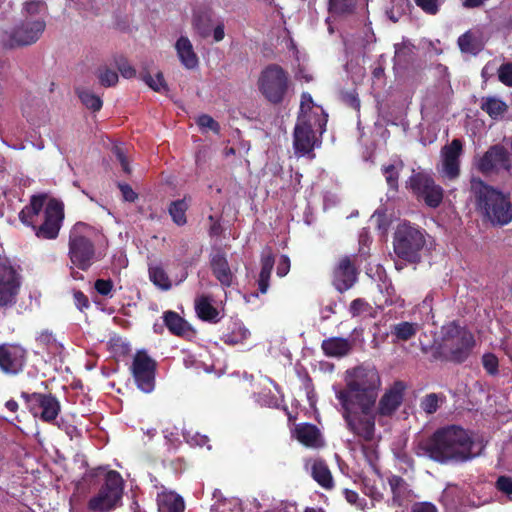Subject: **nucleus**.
<instances>
[{"mask_svg": "<svg viewBox=\"0 0 512 512\" xmlns=\"http://www.w3.org/2000/svg\"><path fill=\"white\" fill-rule=\"evenodd\" d=\"M474 448L475 443L470 434L459 426L451 425L440 428L429 438L419 441L416 453L440 463L462 462L478 454Z\"/></svg>", "mask_w": 512, "mask_h": 512, "instance_id": "nucleus-1", "label": "nucleus"}, {"mask_svg": "<svg viewBox=\"0 0 512 512\" xmlns=\"http://www.w3.org/2000/svg\"><path fill=\"white\" fill-rule=\"evenodd\" d=\"M346 387L335 390L341 405L357 404L367 411L375 407L380 377L374 368L356 367L347 372Z\"/></svg>", "mask_w": 512, "mask_h": 512, "instance_id": "nucleus-2", "label": "nucleus"}, {"mask_svg": "<svg viewBox=\"0 0 512 512\" xmlns=\"http://www.w3.org/2000/svg\"><path fill=\"white\" fill-rule=\"evenodd\" d=\"M44 203L45 198L43 196H33L30 204L19 213V218L23 224L34 229L37 237L54 239L58 236L64 217L63 204L55 199L49 200L44 209V222L37 228L36 224L41 216Z\"/></svg>", "mask_w": 512, "mask_h": 512, "instance_id": "nucleus-3", "label": "nucleus"}, {"mask_svg": "<svg viewBox=\"0 0 512 512\" xmlns=\"http://www.w3.org/2000/svg\"><path fill=\"white\" fill-rule=\"evenodd\" d=\"M99 232L82 222L76 223L69 235V258L71 263L81 270H87L100 255L95 244L100 239Z\"/></svg>", "mask_w": 512, "mask_h": 512, "instance_id": "nucleus-4", "label": "nucleus"}, {"mask_svg": "<svg viewBox=\"0 0 512 512\" xmlns=\"http://www.w3.org/2000/svg\"><path fill=\"white\" fill-rule=\"evenodd\" d=\"M471 189L484 215L494 225H506L512 221V204L502 192L473 179Z\"/></svg>", "mask_w": 512, "mask_h": 512, "instance_id": "nucleus-5", "label": "nucleus"}, {"mask_svg": "<svg viewBox=\"0 0 512 512\" xmlns=\"http://www.w3.org/2000/svg\"><path fill=\"white\" fill-rule=\"evenodd\" d=\"M442 334L439 346L441 354L451 361H464L475 344L472 333L455 323H449L442 328Z\"/></svg>", "mask_w": 512, "mask_h": 512, "instance_id": "nucleus-6", "label": "nucleus"}, {"mask_svg": "<svg viewBox=\"0 0 512 512\" xmlns=\"http://www.w3.org/2000/svg\"><path fill=\"white\" fill-rule=\"evenodd\" d=\"M257 88L270 103H281L289 88L288 73L281 66L270 64L261 70L257 79Z\"/></svg>", "mask_w": 512, "mask_h": 512, "instance_id": "nucleus-7", "label": "nucleus"}, {"mask_svg": "<svg viewBox=\"0 0 512 512\" xmlns=\"http://www.w3.org/2000/svg\"><path fill=\"white\" fill-rule=\"evenodd\" d=\"M425 243L424 231L408 223H402L395 232L394 252L399 258L415 263L420 260V251Z\"/></svg>", "mask_w": 512, "mask_h": 512, "instance_id": "nucleus-8", "label": "nucleus"}, {"mask_svg": "<svg viewBox=\"0 0 512 512\" xmlns=\"http://www.w3.org/2000/svg\"><path fill=\"white\" fill-rule=\"evenodd\" d=\"M341 406L348 429L363 441L372 443L375 436L374 407H369L367 411H364L363 407H358L357 404Z\"/></svg>", "mask_w": 512, "mask_h": 512, "instance_id": "nucleus-9", "label": "nucleus"}, {"mask_svg": "<svg viewBox=\"0 0 512 512\" xmlns=\"http://www.w3.org/2000/svg\"><path fill=\"white\" fill-rule=\"evenodd\" d=\"M123 494V479L116 471L106 474L105 483L90 499L88 507L94 512H108L120 505Z\"/></svg>", "mask_w": 512, "mask_h": 512, "instance_id": "nucleus-10", "label": "nucleus"}, {"mask_svg": "<svg viewBox=\"0 0 512 512\" xmlns=\"http://www.w3.org/2000/svg\"><path fill=\"white\" fill-rule=\"evenodd\" d=\"M46 28L44 18L24 19L9 32H5L3 42L9 47L27 46L39 40Z\"/></svg>", "mask_w": 512, "mask_h": 512, "instance_id": "nucleus-11", "label": "nucleus"}, {"mask_svg": "<svg viewBox=\"0 0 512 512\" xmlns=\"http://www.w3.org/2000/svg\"><path fill=\"white\" fill-rule=\"evenodd\" d=\"M30 413L43 422L53 423L61 411L60 402L52 394L22 392Z\"/></svg>", "mask_w": 512, "mask_h": 512, "instance_id": "nucleus-12", "label": "nucleus"}, {"mask_svg": "<svg viewBox=\"0 0 512 512\" xmlns=\"http://www.w3.org/2000/svg\"><path fill=\"white\" fill-rule=\"evenodd\" d=\"M462 153L463 143L459 139H453L451 143L442 147L438 171L443 177L453 180L459 176Z\"/></svg>", "mask_w": 512, "mask_h": 512, "instance_id": "nucleus-13", "label": "nucleus"}, {"mask_svg": "<svg viewBox=\"0 0 512 512\" xmlns=\"http://www.w3.org/2000/svg\"><path fill=\"white\" fill-rule=\"evenodd\" d=\"M155 362L146 353L138 352L133 360L132 372L140 390L150 393L155 383Z\"/></svg>", "mask_w": 512, "mask_h": 512, "instance_id": "nucleus-14", "label": "nucleus"}, {"mask_svg": "<svg viewBox=\"0 0 512 512\" xmlns=\"http://www.w3.org/2000/svg\"><path fill=\"white\" fill-rule=\"evenodd\" d=\"M410 187L414 193L422 198L430 207H437L443 199V190L436 185L433 179L422 173L411 176Z\"/></svg>", "mask_w": 512, "mask_h": 512, "instance_id": "nucleus-15", "label": "nucleus"}, {"mask_svg": "<svg viewBox=\"0 0 512 512\" xmlns=\"http://www.w3.org/2000/svg\"><path fill=\"white\" fill-rule=\"evenodd\" d=\"M27 351L17 344L0 345V370L5 374L17 375L23 371Z\"/></svg>", "mask_w": 512, "mask_h": 512, "instance_id": "nucleus-16", "label": "nucleus"}, {"mask_svg": "<svg viewBox=\"0 0 512 512\" xmlns=\"http://www.w3.org/2000/svg\"><path fill=\"white\" fill-rule=\"evenodd\" d=\"M478 169L484 174L506 171L509 175H512L511 158L503 147L496 145L480 158Z\"/></svg>", "mask_w": 512, "mask_h": 512, "instance_id": "nucleus-17", "label": "nucleus"}, {"mask_svg": "<svg viewBox=\"0 0 512 512\" xmlns=\"http://www.w3.org/2000/svg\"><path fill=\"white\" fill-rule=\"evenodd\" d=\"M305 117L309 128L318 131L322 135L327 124V114L321 106L314 103L309 93H302L300 102V113L297 122H301V118Z\"/></svg>", "mask_w": 512, "mask_h": 512, "instance_id": "nucleus-18", "label": "nucleus"}, {"mask_svg": "<svg viewBox=\"0 0 512 512\" xmlns=\"http://www.w3.org/2000/svg\"><path fill=\"white\" fill-rule=\"evenodd\" d=\"M20 288V281L16 271L0 260V307L12 305Z\"/></svg>", "mask_w": 512, "mask_h": 512, "instance_id": "nucleus-19", "label": "nucleus"}, {"mask_svg": "<svg viewBox=\"0 0 512 512\" xmlns=\"http://www.w3.org/2000/svg\"><path fill=\"white\" fill-rule=\"evenodd\" d=\"M307 123L305 117L301 118V122H297L294 129L293 144L296 154L301 156L310 154L311 158H313L314 154L312 151L317 142L316 134H318V131L310 129Z\"/></svg>", "mask_w": 512, "mask_h": 512, "instance_id": "nucleus-20", "label": "nucleus"}, {"mask_svg": "<svg viewBox=\"0 0 512 512\" xmlns=\"http://www.w3.org/2000/svg\"><path fill=\"white\" fill-rule=\"evenodd\" d=\"M392 494L390 505L394 507L406 506L413 499V492L408 483L400 476L392 475L388 478Z\"/></svg>", "mask_w": 512, "mask_h": 512, "instance_id": "nucleus-21", "label": "nucleus"}, {"mask_svg": "<svg viewBox=\"0 0 512 512\" xmlns=\"http://www.w3.org/2000/svg\"><path fill=\"white\" fill-rule=\"evenodd\" d=\"M356 281V270L349 258L340 260L334 272V285L340 292L350 289Z\"/></svg>", "mask_w": 512, "mask_h": 512, "instance_id": "nucleus-22", "label": "nucleus"}, {"mask_svg": "<svg viewBox=\"0 0 512 512\" xmlns=\"http://www.w3.org/2000/svg\"><path fill=\"white\" fill-rule=\"evenodd\" d=\"M175 50L181 64L187 69L198 66V56L194 51L191 41L186 36H181L175 43Z\"/></svg>", "mask_w": 512, "mask_h": 512, "instance_id": "nucleus-23", "label": "nucleus"}, {"mask_svg": "<svg viewBox=\"0 0 512 512\" xmlns=\"http://www.w3.org/2000/svg\"><path fill=\"white\" fill-rule=\"evenodd\" d=\"M403 399L402 387L396 385L387 391L379 401L378 413L389 416L396 411Z\"/></svg>", "mask_w": 512, "mask_h": 512, "instance_id": "nucleus-24", "label": "nucleus"}, {"mask_svg": "<svg viewBox=\"0 0 512 512\" xmlns=\"http://www.w3.org/2000/svg\"><path fill=\"white\" fill-rule=\"evenodd\" d=\"M211 269L213 275L223 286H231L234 280V274L230 269L227 259L221 255L216 254L211 259Z\"/></svg>", "mask_w": 512, "mask_h": 512, "instance_id": "nucleus-25", "label": "nucleus"}, {"mask_svg": "<svg viewBox=\"0 0 512 512\" xmlns=\"http://www.w3.org/2000/svg\"><path fill=\"white\" fill-rule=\"evenodd\" d=\"M352 342L349 339L341 337H331L322 342V349L325 355L329 357H343L352 349Z\"/></svg>", "mask_w": 512, "mask_h": 512, "instance_id": "nucleus-26", "label": "nucleus"}, {"mask_svg": "<svg viewBox=\"0 0 512 512\" xmlns=\"http://www.w3.org/2000/svg\"><path fill=\"white\" fill-rule=\"evenodd\" d=\"M159 512H184L185 503L181 496L174 492H161L157 496Z\"/></svg>", "mask_w": 512, "mask_h": 512, "instance_id": "nucleus-27", "label": "nucleus"}, {"mask_svg": "<svg viewBox=\"0 0 512 512\" xmlns=\"http://www.w3.org/2000/svg\"><path fill=\"white\" fill-rule=\"evenodd\" d=\"M294 435L299 442L307 447H319L322 445L320 433L314 425L299 424L294 429Z\"/></svg>", "mask_w": 512, "mask_h": 512, "instance_id": "nucleus-28", "label": "nucleus"}, {"mask_svg": "<svg viewBox=\"0 0 512 512\" xmlns=\"http://www.w3.org/2000/svg\"><path fill=\"white\" fill-rule=\"evenodd\" d=\"M311 475L313 479L323 488L333 487V477L327 464L321 459H314L311 462Z\"/></svg>", "mask_w": 512, "mask_h": 512, "instance_id": "nucleus-29", "label": "nucleus"}, {"mask_svg": "<svg viewBox=\"0 0 512 512\" xmlns=\"http://www.w3.org/2000/svg\"><path fill=\"white\" fill-rule=\"evenodd\" d=\"M148 272L149 279L155 286L164 291L171 289L173 285L172 280L160 264H150Z\"/></svg>", "mask_w": 512, "mask_h": 512, "instance_id": "nucleus-30", "label": "nucleus"}, {"mask_svg": "<svg viewBox=\"0 0 512 512\" xmlns=\"http://www.w3.org/2000/svg\"><path fill=\"white\" fill-rule=\"evenodd\" d=\"M195 309L197 315L207 321H217L219 312L212 305V300L208 296H200L195 300Z\"/></svg>", "mask_w": 512, "mask_h": 512, "instance_id": "nucleus-31", "label": "nucleus"}, {"mask_svg": "<svg viewBox=\"0 0 512 512\" xmlns=\"http://www.w3.org/2000/svg\"><path fill=\"white\" fill-rule=\"evenodd\" d=\"M481 108L492 118L501 117L507 110V105L496 97L483 99Z\"/></svg>", "mask_w": 512, "mask_h": 512, "instance_id": "nucleus-32", "label": "nucleus"}, {"mask_svg": "<svg viewBox=\"0 0 512 512\" xmlns=\"http://www.w3.org/2000/svg\"><path fill=\"white\" fill-rule=\"evenodd\" d=\"M458 45L461 51L465 53L477 54L482 49L481 42L470 31L459 37Z\"/></svg>", "mask_w": 512, "mask_h": 512, "instance_id": "nucleus-33", "label": "nucleus"}, {"mask_svg": "<svg viewBox=\"0 0 512 512\" xmlns=\"http://www.w3.org/2000/svg\"><path fill=\"white\" fill-rule=\"evenodd\" d=\"M189 207V202L186 198L176 200L171 203L169 207V214L171 215L174 223L182 226L186 223V211Z\"/></svg>", "mask_w": 512, "mask_h": 512, "instance_id": "nucleus-34", "label": "nucleus"}, {"mask_svg": "<svg viewBox=\"0 0 512 512\" xmlns=\"http://www.w3.org/2000/svg\"><path fill=\"white\" fill-rule=\"evenodd\" d=\"M23 14L25 19H45L46 5L43 1L40 0L27 1L23 5Z\"/></svg>", "mask_w": 512, "mask_h": 512, "instance_id": "nucleus-35", "label": "nucleus"}, {"mask_svg": "<svg viewBox=\"0 0 512 512\" xmlns=\"http://www.w3.org/2000/svg\"><path fill=\"white\" fill-rule=\"evenodd\" d=\"M164 322L168 329L176 335H182L187 330L186 322L175 312L168 311L164 314Z\"/></svg>", "mask_w": 512, "mask_h": 512, "instance_id": "nucleus-36", "label": "nucleus"}, {"mask_svg": "<svg viewBox=\"0 0 512 512\" xmlns=\"http://www.w3.org/2000/svg\"><path fill=\"white\" fill-rule=\"evenodd\" d=\"M418 331V326L410 322H401L393 327V334L398 340L407 341L414 337Z\"/></svg>", "mask_w": 512, "mask_h": 512, "instance_id": "nucleus-37", "label": "nucleus"}, {"mask_svg": "<svg viewBox=\"0 0 512 512\" xmlns=\"http://www.w3.org/2000/svg\"><path fill=\"white\" fill-rule=\"evenodd\" d=\"M78 96L88 109H91L93 111H99L102 107V100L99 96L95 95L89 90L81 89L78 90Z\"/></svg>", "mask_w": 512, "mask_h": 512, "instance_id": "nucleus-38", "label": "nucleus"}, {"mask_svg": "<svg viewBox=\"0 0 512 512\" xmlns=\"http://www.w3.org/2000/svg\"><path fill=\"white\" fill-rule=\"evenodd\" d=\"M97 77L101 85L110 87L116 85L118 82V74L114 69L109 68L107 65H102L97 70Z\"/></svg>", "mask_w": 512, "mask_h": 512, "instance_id": "nucleus-39", "label": "nucleus"}, {"mask_svg": "<svg viewBox=\"0 0 512 512\" xmlns=\"http://www.w3.org/2000/svg\"><path fill=\"white\" fill-rule=\"evenodd\" d=\"M250 336V332L243 325L236 324L231 333L225 335V342L228 344H239Z\"/></svg>", "mask_w": 512, "mask_h": 512, "instance_id": "nucleus-40", "label": "nucleus"}, {"mask_svg": "<svg viewBox=\"0 0 512 512\" xmlns=\"http://www.w3.org/2000/svg\"><path fill=\"white\" fill-rule=\"evenodd\" d=\"M143 81L154 91L163 93L167 91V85L161 72H157L154 76L145 74Z\"/></svg>", "mask_w": 512, "mask_h": 512, "instance_id": "nucleus-41", "label": "nucleus"}, {"mask_svg": "<svg viewBox=\"0 0 512 512\" xmlns=\"http://www.w3.org/2000/svg\"><path fill=\"white\" fill-rule=\"evenodd\" d=\"M360 0H330L329 9L333 14L351 12Z\"/></svg>", "mask_w": 512, "mask_h": 512, "instance_id": "nucleus-42", "label": "nucleus"}, {"mask_svg": "<svg viewBox=\"0 0 512 512\" xmlns=\"http://www.w3.org/2000/svg\"><path fill=\"white\" fill-rule=\"evenodd\" d=\"M443 402V397L438 394L431 393L426 395L420 403V406L427 414H433L437 411L440 404Z\"/></svg>", "mask_w": 512, "mask_h": 512, "instance_id": "nucleus-43", "label": "nucleus"}, {"mask_svg": "<svg viewBox=\"0 0 512 512\" xmlns=\"http://www.w3.org/2000/svg\"><path fill=\"white\" fill-rule=\"evenodd\" d=\"M402 166V162H398L396 164H391L383 168V173L385 175L386 181L388 185L393 189L397 187L398 174Z\"/></svg>", "mask_w": 512, "mask_h": 512, "instance_id": "nucleus-44", "label": "nucleus"}, {"mask_svg": "<svg viewBox=\"0 0 512 512\" xmlns=\"http://www.w3.org/2000/svg\"><path fill=\"white\" fill-rule=\"evenodd\" d=\"M239 510V503L235 499L219 500L211 508V512H239Z\"/></svg>", "mask_w": 512, "mask_h": 512, "instance_id": "nucleus-45", "label": "nucleus"}, {"mask_svg": "<svg viewBox=\"0 0 512 512\" xmlns=\"http://www.w3.org/2000/svg\"><path fill=\"white\" fill-rule=\"evenodd\" d=\"M197 124L203 131L211 130L215 133L219 132V124L209 115L203 114L197 118Z\"/></svg>", "mask_w": 512, "mask_h": 512, "instance_id": "nucleus-46", "label": "nucleus"}, {"mask_svg": "<svg viewBox=\"0 0 512 512\" xmlns=\"http://www.w3.org/2000/svg\"><path fill=\"white\" fill-rule=\"evenodd\" d=\"M369 309L370 305L366 301L362 299H355L351 302L349 311L353 317H357L367 313Z\"/></svg>", "mask_w": 512, "mask_h": 512, "instance_id": "nucleus-47", "label": "nucleus"}, {"mask_svg": "<svg viewBox=\"0 0 512 512\" xmlns=\"http://www.w3.org/2000/svg\"><path fill=\"white\" fill-rule=\"evenodd\" d=\"M498 77L503 84L512 87V63L501 65L498 70Z\"/></svg>", "mask_w": 512, "mask_h": 512, "instance_id": "nucleus-48", "label": "nucleus"}, {"mask_svg": "<svg viewBox=\"0 0 512 512\" xmlns=\"http://www.w3.org/2000/svg\"><path fill=\"white\" fill-rule=\"evenodd\" d=\"M417 6H419L424 12L434 15L439 10V0H415Z\"/></svg>", "mask_w": 512, "mask_h": 512, "instance_id": "nucleus-49", "label": "nucleus"}, {"mask_svg": "<svg viewBox=\"0 0 512 512\" xmlns=\"http://www.w3.org/2000/svg\"><path fill=\"white\" fill-rule=\"evenodd\" d=\"M274 266V256L270 249L263 252L261 257V271L272 272Z\"/></svg>", "mask_w": 512, "mask_h": 512, "instance_id": "nucleus-50", "label": "nucleus"}, {"mask_svg": "<svg viewBox=\"0 0 512 512\" xmlns=\"http://www.w3.org/2000/svg\"><path fill=\"white\" fill-rule=\"evenodd\" d=\"M112 288H113V283L111 280L98 279L95 282L96 291L103 296L109 295L112 291Z\"/></svg>", "mask_w": 512, "mask_h": 512, "instance_id": "nucleus-51", "label": "nucleus"}, {"mask_svg": "<svg viewBox=\"0 0 512 512\" xmlns=\"http://www.w3.org/2000/svg\"><path fill=\"white\" fill-rule=\"evenodd\" d=\"M498 490L506 494H512V478L508 476H501L496 482Z\"/></svg>", "mask_w": 512, "mask_h": 512, "instance_id": "nucleus-52", "label": "nucleus"}, {"mask_svg": "<svg viewBox=\"0 0 512 512\" xmlns=\"http://www.w3.org/2000/svg\"><path fill=\"white\" fill-rule=\"evenodd\" d=\"M483 365L489 373L493 374L497 371L498 360L494 355L486 354L483 356Z\"/></svg>", "mask_w": 512, "mask_h": 512, "instance_id": "nucleus-53", "label": "nucleus"}, {"mask_svg": "<svg viewBox=\"0 0 512 512\" xmlns=\"http://www.w3.org/2000/svg\"><path fill=\"white\" fill-rule=\"evenodd\" d=\"M289 270H290V259L286 255H282L278 262L277 275L279 277H284L288 274Z\"/></svg>", "mask_w": 512, "mask_h": 512, "instance_id": "nucleus-54", "label": "nucleus"}, {"mask_svg": "<svg viewBox=\"0 0 512 512\" xmlns=\"http://www.w3.org/2000/svg\"><path fill=\"white\" fill-rule=\"evenodd\" d=\"M113 153L115 154L116 158L120 162L123 171L126 173H129L130 168H129L128 160L124 155L123 149L120 146L116 145L113 148Z\"/></svg>", "mask_w": 512, "mask_h": 512, "instance_id": "nucleus-55", "label": "nucleus"}, {"mask_svg": "<svg viewBox=\"0 0 512 512\" xmlns=\"http://www.w3.org/2000/svg\"><path fill=\"white\" fill-rule=\"evenodd\" d=\"M271 272L261 271L258 279V288L261 293H266L269 288V280H270Z\"/></svg>", "mask_w": 512, "mask_h": 512, "instance_id": "nucleus-56", "label": "nucleus"}, {"mask_svg": "<svg viewBox=\"0 0 512 512\" xmlns=\"http://www.w3.org/2000/svg\"><path fill=\"white\" fill-rule=\"evenodd\" d=\"M119 188H120L123 198L126 201L133 202L137 198V194L133 191V189L129 185L120 184Z\"/></svg>", "mask_w": 512, "mask_h": 512, "instance_id": "nucleus-57", "label": "nucleus"}, {"mask_svg": "<svg viewBox=\"0 0 512 512\" xmlns=\"http://www.w3.org/2000/svg\"><path fill=\"white\" fill-rule=\"evenodd\" d=\"M75 305L78 309L83 310L89 306L87 297L80 291H75L73 294Z\"/></svg>", "mask_w": 512, "mask_h": 512, "instance_id": "nucleus-58", "label": "nucleus"}, {"mask_svg": "<svg viewBox=\"0 0 512 512\" xmlns=\"http://www.w3.org/2000/svg\"><path fill=\"white\" fill-rule=\"evenodd\" d=\"M118 69L124 78H132L135 75L134 68L126 62L119 64Z\"/></svg>", "mask_w": 512, "mask_h": 512, "instance_id": "nucleus-59", "label": "nucleus"}, {"mask_svg": "<svg viewBox=\"0 0 512 512\" xmlns=\"http://www.w3.org/2000/svg\"><path fill=\"white\" fill-rule=\"evenodd\" d=\"M411 512H437V509L433 504L425 502L416 504Z\"/></svg>", "mask_w": 512, "mask_h": 512, "instance_id": "nucleus-60", "label": "nucleus"}, {"mask_svg": "<svg viewBox=\"0 0 512 512\" xmlns=\"http://www.w3.org/2000/svg\"><path fill=\"white\" fill-rule=\"evenodd\" d=\"M364 493L376 501H379L383 498V495L380 491H378L373 486H369L368 484H365Z\"/></svg>", "mask_w": 512, "mask_h": 512, "instance_id": "nucleus-61", "label": "nucleus"}, {"mask_svg": "<svg viewBox=\"0 0 512 512\" xmlns=\"http://www.w3.org/2000/svg\"><path fill=\"white\" fill-rule=\"evenodd\" d=\"M224 36H225L224 25L218 24L213 30V38L216 42H219V41L223 40Z\"/></svg>", "mask_w": 512, "mask_h": 512, "instance_id": "nucleus-62", "label": "nucleus"}, {"mask_svg": "<svg viewBox=\"0 0 512 512\" xmlns=\"http://www.w3.org/2000/svg\"><path fill=\"white\" fill-rule=\"evenodd\" d=\"M344 494H345L346 500L349 503H351V504H356L357 503V500L359 499L358 493H356L355 491L346 489L344 491Z\"/></svg>", "mask_w": 512, "mask_h": 512, "instance_id": "nucleus-63", "label": "nucleus"}, {"mask_svg": "<svg viewBox=\"0 0 512 512\" xmlns=\"http://www.w3.org/2000/svg\"><path fill=\"white\" fill-rule=\"evenodd\" d=\"M362 449L370 462H372L373 459L376 458V451L372 446L370 447L369 445H363Z\"/></svg>", "mask_w": 512, "mask_h": 512, "instance_id": "nucleus-64", "label": "nucleus"}]
</instances>
